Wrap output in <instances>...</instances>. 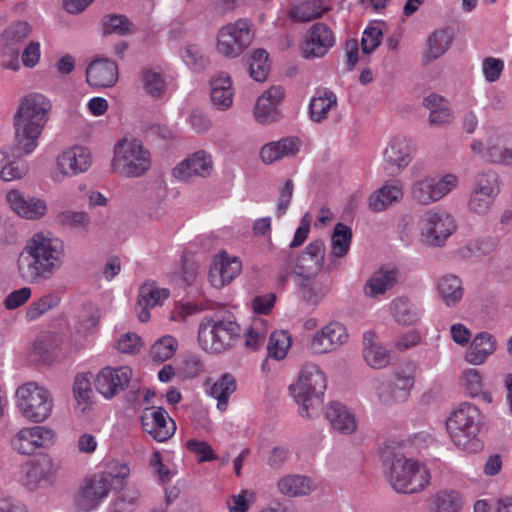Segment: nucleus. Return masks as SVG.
Returning a JSON list of instances; mask_svg holds the SVG:
<instances>
[{
	"instance_id": "obj_1",
	"label": "nucleus",
	"mask_w": 512,
	"mask_h": 512,
	"mask_svg": "<svg viewBox=\"0 0 512 512\" xmlns=\"http://www.w3.org/2000/svg\"><path fill=\"white\" fill-rule=\"evenodd\" d=\"M64 241L51 232L35 233L18 257L20 276L27 282L38 283L50 279L65 263Z\"/></svg>"
},
{
	"instance_id": "obj_2",
	"label": "nucleus",
	"mask_w": 512,
	"mask_h": 512,
	"mask_svg": "<svg viewBox=\"0 0 512 512\" xmlns=\"http://www.w3.org/2000/svg\"><path fill=\"white\" fill-rule=\"evenodd\" d=\"M50 100L40 93L25 96L14 115V142L23 154H31L39 145V138L49 119Z\"/></svg>"
},
{
	"instance_id": "obj_3",
	"label": "nucleus",
	"mask_w": 512,
	"mask_h": 512,
	"mask_svg": "<svg viewBox=\"0 0 512 512\" xmlns=\"http://www.w3.org/2000/svg\"><path fill=\"white\" fill-rule=\"evenodd\" d=\"M416 368L405 364L395 368L390 378L378 375L367 382L366 393L375 404L391 407L408 401L415 386Z\"/></svg>"
},
{
	"instance_id": "obj_4",
	"label": "nucleus",
	"mask_w": 512,
	"mask_h": 512,
	"mask_svg": "<svg viewBox=\"0 0 512 512\" xmlns=\"http://www.w3.org/2000/svg\"><path fill=\"white\" fill-rule=\"evenodd\" d=\"M326 387L327 378L319 365L312 362L302 365L296 382L289 387L302 417H313L317 413Z\"/></svg>"
},
{
	"instance_id": "obj_5",
	"label": "nucleus",
	"mask_w": 512,
	"mask_h": 512,
	"mask_svg": "<svg viewBox=\"0 0 512 512\" xmlns=\"http://www.w3.org/2000/svg\"><path fill=\"white\" fill-rule=\"evenodd\" d=\"M385 474L391 487L398 493H419L431 482V473L424 463L403 455H394L386 463Z\"/></svg>"
},
{
	"instance_id": "obj_6",
	"label": "nucleus",
	"mask_w": 512,
	"mask_h": 512,
	"mask_svg": "<svg viewBox=\"0 0 512 512\" xmlns=\"http://www.w3.org/2000/svg\"><path fill=\"white\" fill-rule=\"evenodd\" d=\"M152 166V156L143 143L135 138L119 140L113 149L112 171L124 178L145 175Z\"/></svg>"
},
{
	"instance_id": "obj_7",
	"label": "nucleus",
	"mask_w": 512,
	"mask_h": 512,
	"mask_svg": "<svg viewBox=\"0 0 512 512\" xmlns=\"http://www.w3.org/2000/svg\"><path fill=\"white\" fill-rule=\"evenodd\" d=\"M481 426V411L468 402L461 403L446 420V431L450 439L466 451L473 450Z\"/></svg>"
},
{
	"instance_id": "obj_8",
	"label": "nucleus",
	"mask_w": 512,
	"mask_h": 512,
	"mask_svg": "<svg viewBox=\"0 0 512 512\" xmlns=\"http://www.w3.org/2000/svg\"><path fill=\"white\" fill-rule=\"evenodd\" d=\"M16 407L25 419L38 424L51 416L54 400L47 388L31 381L17 388Z\"/></svg>"
},
{
	"instance_id": "obj_9",
	"label": "nucleus",
	"mask_w": 512,
	"mask_h": 512,
	"mask_svg": "<svg viewBox=\"0 0 512 512\" xmlns=\"http://www.w3.org/2000/svg\"><path fill=\"white\" fill-rule=\"evenodd\" d=\"M239 325L228 319L204 318L198 329L200 347L209 353H220L231 348L240 336Z\"/></svg>"
},
{
	"instance_id": "obj_10",
	"label": "nucleus",
	"mask_w": 512,
	"mask_h": 512,
	"mask_svg": "<svg viewBox=\"0 0 512 512\" xmlns=\"http://www.w3.org/2000/svg\"><path fill=\"white\" fill-rule=\"evenodd\" d=\"M93 163L94 157L90 148L80 144L65 147L55 157L50 179L53 183L60 184L67 179L87 173Z\"/></svg>"
},
{
	"instance_id": "obj_11",
	"label": "nucleus",
	"mask_w": 512,
	"mask_h": 512,
	"mask_svg": "<svg viewBox=\"0 0 512 512\" xmlns=\"http://www.w3.org/2000/svg\"><path fill=\"white\" fill-rule=\"evenodd\" d=\"M420 241L428 247H441L455 232L453 216L445 210L430 209L422 214L418 224Z\"/></svg>"
},
{
	"instance_id": "obj_12",
	"label": "nucleus",
	"mask_w": 512,
	"mask_h": 512,
	"mask_svg": "<svg viewBox=\"0 0 512 512\" xmlns=\"http://www.w3.org/2000/svg\"><path fill=\"white\" fill-rule=\"evenodd\" d=\"M252 24L247 19H238L220 28L216 50L227 58L239 57L253 41Z\"/></svg>"
},
{
	"instance_id": "obj_13",
	"label": "nucleus",
	"mask_w": 512,
	"mask_h": 512,
	"mask_svg": "<svg viewBox=\"0 0 512 512\" xmlns=\"http://www.w3.org/2000/svg\"><path fill=\"white\" fill-rule=\"evenodd\" d=\"M459 184V177L453 173L427 175L416 180L411 186V197L422 205L438 202Z\"/></svg>"
},
{
	"instance_id": "obj_14",
	"label": "nucleus",
	"mask_w": 512,
	"mask_h": 512,
	"mask_svg": "<svg viewBox=\"0 0 512 512\" xmlns=\"http://www.w3.org/2000/svg\"><path fill=\"white\" fill-rule=\"evenodd\" d=\"M499 192L500 181L495 171L488 170L479 173L469 195L468 210L479 216L487 215L492 209Z\"/></svg>"
},
{
	"instance_id": "obj_15",
	"label": "nucleus",
	"mask_w": 512,
	"mask_h": 512,
	"mask_svg": "<svg viewBox=\"0 0 512 512\" xmlns=\"http://www.w3.org/2000/svg\"><path fill=\"white\" fill-rule=\"evenodd\" d=\"M58 466L48 454H42L25 462L20 471L19 482L30 492L53 483Z\"/></svg>"
},
{
	"instance_id": "obj_16",
	"label": "nucleus",
	"mask_w": 512,
	"mask_h": 512,
	"mask_svg": "<svg viewBox=\"0 0 512 512\" xmlns=\"http://www.w3.org/2000/svg\"><path fill=\"white\" fill-rule=\"evenodd\" d=\"M57 440L56 432L43 425L24 427L12 439V447L22 455H32L37 450H49Z\"/></svg>"
},
{
	"instance_id": "obj_17",
	"label": "nucleus",
	"mask_w": 512,
	"mask_h": 512,
	"mask_svg": "<svg viewBox=\"0 0 512 512\" xmlns=\"http://www.w3.org/2000/svg\"><path fill=\"white\" fill-rule=\"evenodd\" d=\"M348 339L346 326L341 322L331 321L311 336L307 348L316 355L328 354L337 351L348 342Z\"/></svg>"
},
{
	"instance_id": "obj_18",
	"label": "nucleus",
	"mask_w": 512,
	"mask_h": 512,
	"mask_svg": "<svg viewBox=\"0 0 512 512\" xmlns=\"http://www.w3.org/2000/svg\"><path fill=\"white\" fill-rule=\"evenodd\" d=\"M413 152L411 139L403 134L394 135L383 151L384 169L390 174H399L411 163Z\"/></svg>"
},
{
	"instance_id": "obj_19",
	"label": "nucleus",
	"mask_w": 512,
	"mask_h": 512,
	"mask_svg": "<svg viewBox=\"0 0 512 512\" xmlns=\"http://www.w3.org/2000/svg\"><path fill=\"white\" fill-rule=\"evenodd\" d=\"M132 376L133 372L129 366H106L96 374L95 388L105 399L110 400L127 389Z\"/></svg>"
},
{
	"instance_id": "obj_20",
	"label": "nucleus",
	"mask_w": 512,
	"mask_h": 512,
	"mask_svg": "<svg viewBox=\"0 0 512 512\" xmlns=\"http://www.w3.org/2000/svg\"><path fill=\"white\" fill-rule=\"evenodd\" d=\"M6 202L18 217L38 221L48 213V204L45 199L24 193L19 189H11L6 194Z\"/></svg>"
},
{
	"instance_id": "obj_21",
	"label": "nucleus",
	"mask_w": 512,
	"mask_h": 512,
	"mask_svg": "<svg viewBox=\"0 0 512 512\" xmlns=\"http://www.w3.org/2000/svg\"><path fill=\"white\" fill-rule=\"evenodd\" d=\"M143 431L157 442H166L176 432V423L162 407L145 408L140 416Z\"/></svg>"
},
{
	"instance_id": "obj_22",
	"label": "nucleus",
	"mask_w": 512,
	"mask_h": 512,
	"mask_svg": "<svg viewBox=\"0 0 512 512\" xmlns=\"http://www.w3.org/2000/svg\"><path fill=\"white\" fill-rule=\"evenodd\" d=\"M109 479L94 477L86 480L73 499L76 512L96 510L109 494Z\"/></svg>"
},
{
	"instance_id": "obj_23",
	"label": "nucleus",
	"mask_w": 512,
	"mask_h": 512,
	"mask_svg": "<svg viewBox=\"0 0 512 512\" xmlns=\"http://www.w3.org/2000/svg\"><path fill=\"white\" fill-rule=\"evenodd\" d=\"M285 98L281 86H271L263 91L253 107V118L261 125H270L281 119L280 105Z\"/></svg>"
},
{
	"instance_id": "obj_24",
	"label": "nucleus",
	"mask_w": 512,
	"mask_h": 512,
	"mask_svg": "<svg viewBox=\"0 0 512 512\" xmlns=\"http://www.w3.org/2000/svg\"><path fill=\"white\" fill-rule=\"evenodd\" d=\"M242 269L241 260L237 256L221 251L213 257L209 271V281L215 288H222L235 279Z\"/></svg>"
},
{
	"instance_id": "obj_25",
	"label": "nucleus",
	"mask_w": 512,
	"mask_h": 512,
	"mask_svg": "<svg viewBox=\"0 0 512 512\" xmlns=\"http://www.w3.org/2000/svg\"><path fill=\"white\" fill-rule=\"evenodd\" d=\"M335 44L331 29L324 23L310 27L302 45V55L306 59L323 57Z\"/></svg>"
},
{
	"instance_id": "obj_26",
	"label": "nucleus",
	"mask_w": 512,
	"mask_h": 512,
	"mask_svg": "<svg viewBox=\"0 0 512 512\" xmlns=\"http://www.w3.org/2000/svg\"><path fill=\"white\" fill-rule=\"evenodd\" d=\"M213 170V159L210 153L199 150L183 161L174 169L175 178L182 181H189L193 177H207Z\"/></svg>"
},
{
	"instance_id": "obj_27",
	"label": "nucleus",
	"mask_w": 512,
	"mask_h": 512,
	"mask_svg": "<svg viewBox=\"0 0 512 512\" xmlns=\"http://www.w3.org/2000/svg\"><path fill=\"white\" fill-rule=\"evenodd\" d=\"M325 258L323 241L311 242L298 256L293 272L303 278L315 276L322 268Z\"/></svg>"
},
{
	"instance_id": "obj_28",
	"label": "nucleus",
	"mask_w": 512,
	"mask_h": 512,
	"mask_svg": "<svg viewBox=\"0 0 512 512\" xmlns=\"http://www.w3.org/2000/svg\"><path fill=\"white\" fill-rule=\"evenodd\" d=\"M169 297V290L159 287L155 282H146L139 288L136 312L140 322L150 319V309L161 305Z\"/></svg>"
},
{
	"instance_id": "obj_29",
	"label": "nucleus",
	"mask_w": 512,
	"mask_h": 512,
	"mask_svg": "<svg viewBox=\"0 0 512 512\" xmlns=\"http://www.w3.org/2000/svg\"><path fill=\"white\" fill-rule=\"evenodd\" d=\"M118 77L117 64L106 58L93 60L86 69V81L94 88L113 87Z\"/></svg>"
},
{
	"instance_id": "obj_30",
	"label": "nucleus",
	"mask_w": 512,
	"mask_h": 512,
	"mask_svg": "<svg viewBox=\"0 0 512 512\" xmlns=\"http://www.w3.org/2000/svg\"><path fill=\"white\" fill-rule=\"evenodd\" d=\"M2 159L0 160V178L5 182L23 179L29 172V164L21 155L22 151L14 146L1 150Z\"/></svg>"
},
{
	"instance_id": "obj_31",
	"label": "nucleus",
	"mask_w": 512,
	"mask_h": 512,
	"mask_svg": "<svg viewBox=\"0 0 512 512\" xmlns=\"http://www.w3.org/2000/svg\"><path fill=\"white\" fill-rule=\"evenodd\" d=\"M235 88L232 77L227 72H219L210 80L212 105L219 111H227L234 103Z\"/></svg>"
},
{
	"instance_id": "obj_32",
	"label": "nucleus",
	"mask_w": 512,
	"mask_h": 512,
	"mask_svg": "<svg viewBox=\"0 0 512 512\" xmlns=\"http://www.w3.org/2000/svg\"><path fill=\"white\" fill-rule=\"evenodd\" d=\"M399 279V271L394 267H381L367 279L363 293L366 297L379 299L393 289Z\"/></svg>"
},
{
	"instance_id": "obj_33",
	"label": "nucleus",
	"mask_w": 512,
	"mask_h": 512,
	"mask_svg": "<svg viewBox=\"0 0 512 512\" xmlns=\"http://www.w3.org/2000/svg\"><path fill=\"white\" fill-rule=\"evenodd\" d=\"M363 358L366 364L373 369L385 368L391 362L390 351L373 331H367L363 335Z\"/></svg>"
},
{
	"instance_id": "obj_34",
	"label": "nucleus",
	"mask_w": 512,
	"mask_h": 512,
	"mask_svg": "<svg viewBox=\"0 0 512 512\" xmlns=\"http://www.w3.org/2000/svg\"><path fill=\"white\" fill-rule=\"evenodd\" d=\"M316 488L317 483L311 477L302 474H286L277 481L278 492L289 498L307 496Z\"/></svg>"
},
{
	"instance_id": "obj_35",
	"label": "nucleus",
	"mask_w": 512,
	"mask_h": 512,
	"mask_svg": "<svg viewBox=\"0 0 512 512\" xmlns=\"http://www.w3.org/2000/svg\"><path fill=\"white\" fill-rule=\"evenodd\" d=\"M403 197V184L399 180H389L374 191L368 200L369 208L374 212L386 210Z\"/></svg>"
},
{
	"instance_id": "obj_36",
	"label": "nucleus",
	"mask_w": 512,
	"mask_h": 512,
	"mask_svg": "<svg viewBox=\"0 0 512 512\" xmlns=\"http://www.w3.org/2000/svg\"><path fill=\"white\" fill-rule=\"evenodd\" d=\"M496 348L497 341L491 334L487 332L478 333L471 340L464 359L471 365H482L496 351Z\"/></svg>"
},
{
	"instance_id": "obj_37",
	"label": "nucleus",
	"mask_w": 512,
	"mask_h": 512,
	"mask_svg": "<svg viewBox=\"0 0 512 512\" xmlns=\"http://www.w3.org/2000/svg\"><path fill=\"white\" fill-rule=\"evenodd\" d=\"M301 142L296 137H287L279 141L265 144L260 149V158L265 164H272L285 157L296 155L300 150Z\"/></svg>"
},
{
	"instance_id": "obj_38",
	"label": "nucleus",
	"mask_w": 512,
	"mask_h": 512,
	"mask_svg": "<svg viewBox=\"0 0 512 512\" xmlns=\"http://www.w3.org/2000/svg\"><path fill=\"white\" fill-rule=\"evenodd\" d=\"M331 10L329 0H300L287 12V17L294 22H309L321 18Z\"/></svg>"
},
{
	"instance_id": "obj_39",
	"label": "nucleus",
	"mask_w": 512,
	"mask_h": 512,
	"mask_svg": "<svg viewBox=\"0 0 512 512\" xmlns=\"http://www.w3.org/2000/svg\"><path fill=\"white\" fill-rule=\"evenodd\" d=\"M139 83L143 92L155 99L165 96L169 81L159 67H145L139 73Z\"/></svg>"
},
{
	"instance_id": "obj_40",
	"label": "nucleus",
	"mask_w": 512,
	"mask_h": 512,
	"mask_svg": "<svg viewBox=\"0 0 512 512\" xmlns=\"http://www.w3.org/2000/svg\"><path fill=\"white\" fill-rule=\"evenodd\" d=\"M388 311L393 320L401 326L415 325L421 318V309L411 299L399 296L391 300Z\"/></svg>"
},
{
	"instance_id": "obj_41",
	"label": "nucleus",
	"mask_w": 512,
	"mask_h": 512,
	"mask_svg": "<svg viewBox=\"0 0 512 512\" xmlns=\"http://www.w3.org/2000/svg\"><path fill=\"white\" fill-rule=\"evenodd\" d=\"M453 41V33L450 29H438L433 31L427 39L426 47L422 52V61L429 64L442 57L450 48Z\"/></svg>"
},
{
	"instance_id": "obj_42",
	"label": "nucleus",
	"mask_w": 512,
	"mask_h": 512,
	"mask_svg": "<svg viewBox=\"0 0 512 512\" xmlns=\"http://www.w3.org/2000/svg\"><path fill=\"white\" fill-rule=\"evenodd\" d=\"M209 396L217 401V408L220 411H225L230 397L237 389V381L231 373H223L215 380L207 382Z\"/></svg>"
},
{
	"instance_id": "obj_43",
	"label": "nucleus",
	"mask_w": 512,
	"mask_h": 512,
	"mask_svg": "<svg viewBox=\"0 0 512 512\" xmlns=\"http://www.w3.org/2000/svg\"><path fill=\"white\" fill-rule=\"evenodd\" d=\"M337 108V96L331 90L317 89L310 99L309 115L313 122L320 123Z\"/></svg>"
},
{
	"instance_id": "obj_44",
	"label": "nucleus",
	"mask_w": 512,
	"mask_h": 512,
	"mask_svg": "<svg viewBox=\"0 0 512 512\" xmlns=\"http://www.w3.org/2000/svg\"><path fill=\"white\" fill-rule=\"evenodd\" d=\"M72 391L75 409L81 414L88 413L94 404L90 373H78L75 376Z\"/></svg>"
},
{
	"instance_id": "obj_45",
	"label": "nucleus",
	"mask_w": 512,
	"mask_h": 512,
	"mask_svg": "<svg viewBox=\"0 0 512 512\" xmlns=\"http://www.w3.org/2000/svg\"><path fill=\"white\" fill-rule=\"evenodd\" d=\"M326 419L332 428L342 434H352L357 429L355 416L340 403H331L325 412Z\"/></svg>"
},
{
	"instance_id": "obj_46",
	"label": "nucleus",
	"mask_w": 512,
	"mask_h": 512,
	"mask_svg": "<svg viewBox=\"0 0 512 512\" xmlns=\"http://www.w3.org/2000/svg\"><path fill=\"white\" fill-rule=\"evenodd\" d=\"M437 291L447 306H455L463 297L461 280L453 275L441 277L437 282Z\"/></svg>"
},
{
	"instance_id": "obj_47",
	"label": "nucleus",
	"mask_w": 512,
	"mask_h": 512,
	"mask_svg": "<svg viewBox=\"0 0 512 512\" xmlns=\"http://www.w3.org/2000/svg\"><path fill=\"white\" fill-rule=\"evenodd\" d=\"M31 28L26 22H16L7 27L1 35L3 50H15L29 36Z\"/></svg>"
},
{
	"instance_id": "obj_48",
	"label": "nucleus",
	"mask_w": 512,
	"mask_h": 512,
	"mask_svg": "<svg viewBox=\"0 0 512 512\" xmlns=\"http://www.w3.org/2000/svg\"><path fill=\"white\" fill-rule=\"evenodd\" d=\"M101 31L103 35L125 36L134 31V24L125 15L108 14L101 20Z\"/></svg>"
},
{
	"instance_id": "obj_49",
	"label": "nucleus",
	"mask_w": 512,
	"mask_h": 512,
	"mask_svg": "<svg viewBox=\"0 0 512 512\" xmlns=\"http://www.w3.org/2000/svg\"><path fill=\"white\" fill-rule=\"evenodd\" d=\"M352 239V230L343 223L334 227L331 235V257L343 258L347 255Z\"/></svg>"
},
{
	"instance_id": "obj_50",
	"label": "nucleus",
	"mask_w": 512,
	"mask_h": 512,
	"mask_svg": "<svg viewBox=\"0 0 512 512\" xmlns=\"http://www.w3.org/2000/svg\"><path fill=\"white\" fill-rule=\"evenodd\" d=\"M269 330V322L261 316L254 317L244 332L245 346L256 349L264 343Z\"/></svg>"
},
{
	"instance_id": "obj_51",
	"label": "nucleus",
	"mask_w": 512,
	"mask_h": 512,
	"mask_svg": "<svg viewBox=\"0 0 512 512\" xmlns=\"http://www.w3.org/2000/svg\"><path fill=\"white\" fill-rule=\"evenodd\" d=\"M292 344L291 335L285 330L274 331L268 341V355L275 360L284 359Z\"/></svg>"
},
{
	"instance_id": "obj_52",
	"label": "nucleus",
	"mask_w": 512,
	"mask_h": 512,
	"mask_svg": "<svg viewBox=\"0 0 512 512\" xmlns=\"http://www.w3.org/2000/svg\"><path fill=\"white\" fill-rule=\"evenodd\" d=\"M177 348V339L171 335H165L156 340L151 346V359L154 362H165L174 356Z\"/></svg>"
},
{
	"instance_id": "obj_53",
	"label": "nucleus",
	"mask_w": 512,
	"mask_h": 512,
	"mask_svg": "<svg viewBox=\"0 0 512 512\" xmlns=\"http://www.w3.org/2000/svg\"><path fill=\"white\" fill-rule=\"evenodd\" d=\"M250 77L257 82L267 79L269 72L268 53L263 49H257L251 53L247 60Z\"/></svg>"
},
{
	"instance_id": "obj_54",
	"label": "nucleus",
	"mask_w": 512,
	"mask_h": 512,
	"mask_svg": "<svg viewBox=\"0 0 512 512\" xmlns=\"http://www.w3.org/2000/svg\"><path fill=\"white\" fill-rule=\"evenodd\" d=\"M113 347L121 354L135 355L141 351L143 340L135 332L120 333L115 336Z\"/></svg>"
},
{
	"instance_id": "obj_55",
	"label": "nucleus",
	"mask_w": 512,
	"mask_h": 512,
	"mask_svg": "<svg viewBox=\"0 0 512 512\" xmlns=\"http://www.w3.org/2000/svg\"><path fill=\"white\" fill-rule=\"evenodd\" d=\"M432 503L435 512H458L462 499L455 491H443L433 496Z\"/></svg>"
},
{
	"instance_id": "obj_56",
	"label": "nucleus",
	"mask_w": 512,
	"mask_h": 512,
	"mask_svg": "<svg viewBox=\"0 0 512 512\" xmlns=\"http://www.w3.org/2000/svg\"><path fill=\"white\" fill-rule=\"evenodd\" d=\"M57 220L63 226L87 231L91 217L86 211L64 210L58 213Z\"/></svg>"
},
{
	"instance_id": "obj_57",
	"label": "nucleus",
	"mask_w": 512,
	"mask_h": 512,
	"mask_svg": "<svg viewBox=\"0 0 512 512\" xmlns=\"http://www.w3.org/2000/svg\"><path fill=\"white\" fill-rule=\"evenodd\" d=\"M58 297L53 294H46L30 303L26 309L25 317L27 321H35L43 314L58 305Z\"/></svg>"
},
{
	"instance_id": "obj_58",
	"label": "nucleus",
	"mask_w": 512,
	"mask_h": 512,
	"mask_svg": "<svg viewBox=\"0 0 512 512\" xmlns=\"http://www.w3.org/2000/svg\"><path fill=\"white\" fill-rule=\"evenodd\" d=\"M485 159L495 164L512 165V149L502 145L498 140L490 139L487 143Z\"/></svg>"
},
{
	"instance_id": "obj_59",
	"label": "nucleus",
	"mask_w": 512,
	"mask_h": 512,
	"mask_svg": "<svg viewBox=\"0 0 512 512\" xmlns=\"http://www.w3.org/2000/svg\"><path fill=\"white\" fill-rule=\"evenodd\" d=\"M328 291V286L320 281L307 282L300 289L303 300L313 305L319 304L325 298Z\"/></svg>"
},
{
	"instance_id": "obj_60",
	"label": "nucleus",
	"mask_w": 512,
	"mask_h": 512,
	"mask_svg": "<svg viewBox=\"0 0 512 512\" xmlns=\"http://www.w3.org/2000/svg\"><path fill=\"white\" fill-rule=\"evenodd\" d=\"M181 57L185 64L194 71L205 68L207 59L203 56L200 48L196 45H187L181 51Z\"/></svg>"
},
{
	"instance_id": "obj_61",
	"label": "nucleus",
	"mask_w": 512,
	"mask_h": 512,
	"mask_svg": "<svg viewBox=\"0 0 512 512\" xmlns=\"http://www.w3.org/2000/svg\"><path fill=\"white\" fill-rule=\"evenodd\" d=\"M504 67V61L495 57H487L481 64L483 76L489 83L496 82L500 79Z\"/></svg>"
},
{
	"instance_id": "obj_62",
	"label": "nucleus",
	"mask_w": 512,
	"mask_h": 512,
	"mask_svg": "<svg viewBox=\"0 0 512 512\" xmlns=\"http://www.w3.org/2000/svg\"><path fill=\"white\" fill-rule=\"evenodd\" d=\"M462 384L471 397H478L483 389V378L476 369H467L462 376Z\"/></svg>"
},
{
	"instance_id": "obj_63",
	"label": "nucleus",
	"mask_w": 512,
	"mask_h": 512,
	"mask_svg": "<svg viewBox=\"0 0 512 512\" xmlns=\"http://www.w3.org/2000/svg\"><path fill=\"white\" fill-rule=\"evenodd\" d=\"M382 40V31L379 27H368L364 30L361 40L362 51L370 54L380 45Z\"/></svg>"
},
{
	"instance_id": "obj_64",
	"label": "nucleus",
	"mask_w": 512,
	"mask_h": 512,
	"mask_svg": "<svg viewBox=\"0 0 512 512\" xmlns=\"http://www.w3.org/2000/svg\"><path fill=\"white\" fill-rule=\"evenodd\" d=\"M0 512H30L28 506L8 493L0 492Z\"/></svg>"
}]
</instances>
